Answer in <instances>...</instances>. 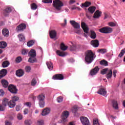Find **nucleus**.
I'll return each instance as SVG.
<instances>
[{"instance_id":"7c9ffc66","label":"nucleus","mask_w":125,"mask_h":125,"mask_svg":"<svg viewBox=\"0 0 125 125\" xmlns=\"http://www.w3.org/2000/svg\"><path fill=\"white\" fill-rule=\"evenodd\" d=\"M82 7H88V6L91 5V2L89 1H86L84 3H82Z\"/></svg>"},{"instance_id":"338daca9","label":"nucleus","mask_w":125,"mask_h":125,"mask_svg":"<svg viewBox=\"0 0 125 125\" xmlns=\"http://www.w3.org/2000/svg\"><path fill=\"white\" fill-rule=\"evenodd\" d=\"M76 45H72L71 48H70V49L71 50L73 51V50H76Z\"/></svg>"},{"instance_id":"6e6d98bb","label":"nucleus","mask_w":125,"mask_h":125,"mask_svg":"<svg viewBox=\"0 0 125 125\" xmlns=\"http://www.w3.org/2000/svg\"><path fill=\"white\" fill-rule=\"evenodd\" d=\"M28 50L23 49L21 51V53L23 55H26V54H28Z\"/></svg>"},{"instance_id":"f8f14e48","label":"nucleus","mask_w":125,"mask_h":125,"mask_svg":"<svg viewBox=\"0 0 125 125\" xmlns=\"http://www.w3.org/2000/svg\"><path fill=\"white\" fill-rule=\"evenodd\" d=\"M81 27L84 33H86V34L88 33V27L86 26V24L84 22L81 23Z\"/></svg>"},{"instance_id":"9b49d317","label":"nucleus","mask_w":125,"mask_h":125,"mask_svg":"<svg viewBox=\"0 0 125 125\" xmlns=\"http://www.w3.org/2000/svg\"><path fill=\"white\" fill-rule=\"evenodd\" d=\"M99 71V68H98V66H96L95 68L91 70L90 71V75L91 76H94L96 75Z\"/></svg>"},{"instance_id":"c03bdc74","label":"nucleus","mask_w":125,"mask_h":125,"mask_svg":"<svg viewBox=\"0 0 125 125\" xmlns=\"http://www.w3.org/2000/svg\"><path fill=\"white\" fill-rule=\"evenodd\" d=\"M99 32H100V33H102V34H106V27L100 29Z\"/></svg>"},{"instance_id":"c85d7f7f","label":"nucleus","mask_w":125,"mask_h":125,"mask_svg":"<svg viewBox=\"0 0 125 125\" xmlns=\"http://www.w3.org/2000/svg\"><path fill=\"white\" fill-rule=\"evenodd\" d=\"M46 65L49 70H53V64L51 62H46Z\"/></svg>"},{"instance_id":"39448f33","label":"nucleus","mask_w":125,"mask_h":125,"mask_svg":"<svg viewBox=\"0 0 125 125\" xmlns=\"http://www.w3.org/2000/svg\"><path fill=\"white\" fill-rule=\"evenodd\" d=\"M8 89L10 92H11V93H14V94H16V93H17V92L18 91V90L16 88V86L12 84H10L8 86Z\"/></svg>"},{"instance_id":"69168bd1","label":"nucleus","mask_w":125,"mask_h":125,"mask_svg":"<svg viewBox=\"0 0 125 125\" xmlns=\"http://www.w3.org/2000/svg\"><path fill=\"white\" fill-rule=\"evenodd\" d=\"M3 94H4V92L3 90L0 89V96H3Z\"/></svg>"},{"instance_id":"473e14b6","label":"nucleus","mask_w":125,"mask_h":125,"mask_svg":"<svg viewBox=\"0 0 125 125\" xmlns=\"http://www.w3.org/2000/svg\"><path fill=\"white\" fill-rule=\"evenodd\" d=\"M60 48L61 50H62L63 51H65V50H67V49L68 48V46H66L64 44V43H62L60 45Z\"/></svg>"},{"instance_id":"49530a36","label":"nucleus","mask_w":125,"mask_h":125,"mask_svg":"<svg viewBox=\"0 0 125 125\" xmlns=\"http://www.w3.org/2000/svg\"><path fill=\"white\" fill-rule=\"evenodd\" d=\"M71 111L73 114H76L77 112H78V107L74 106L73 108H72Z\"/></svg>"},{"instance_id":"37998d69","label":"nucleus","mask_w":125,"mask_h":125,"mask_svg":"<svg viewBox=\"0 0 125 125\" xmlns=\"http://www.w3.org/2000/svg\"><path fill=\"white\" fill-rule=\"evenodd\" d=\"M125 48L122 49L120 52V53L119 54V55H118V57H123V56H124V54H125Z\"/></svg>"},{"instance_id":"09e8293b","label":"nucleus","mask_w":125,"mask_h":125,"mask_svg":"<svg viewBox=\"0 0 125 125\" xmlns=\"http://www.w3.org/2000/svg\"><path fill=\"white\" fill-rule=\"evenodd\" d=\"M25 70L27 73L30 72L31 71V66L28 65L25 66Z\"/></svg>"},{"instance_id":"3c124183","label":"nucleus","mask_w":125,"mask_h":125,"mask_svg":"<svg viewBox=\"0 0 125 125\" xmlns=\"http://www.w3.org/2000/svg\"><path fill=\"white\" fill-rule=\"evenodd\" d=\"M16 61L17 63H20L22 61V58L19 56L16 58Z\"/></svg>"},{"instance_id":"5fc2aeb1","label":"nucleus","mask_w":125,"mask_h":125,"mask_svg":"<svg viewBox=\"0 0 125 125\" xmlns=\"http://www.w3.org/2000/svg\"><path fill=\"white\" fill-rule=\"evenodd\" d=\"M12 99L14 102H15V101H18V100H19V97L15 96L12 97Z\"/></svg>"},{"instance_id":"aec40b11","label":"nucleus","mask_w":125,"mask_h":125,"mask_svg":"<svg viewBox=\"0 0 125 125\" xmlns=\"http://www.w3.org/2000/svg\"><path fill=\"white\" fill-rule=\"evenodd\" d=\"M24 70L22 69H19L16 71V74L18 77H23L24 76Z\"/></svg>"},{"instance_id":"e2e57ef3","label":"nucleus","mask_w":125,"mask_h":125,"mask_svg":"<svg viewBox=\"0 0 125 125\" xmlns=\"http://www.w3.org/2000/svg\"><path fill=\"white\" fill-rule=\"evenodd\" d=\"M67 25V19H64V23H62L61 25L62 26V27H65Z\"/></svg>"},{"instance_id":"ddd939ff","label":"nucleus","mask_w":125,"mask_h":125,"mask_svg":"<svg viewBox=\"0 0 125 125\" xmlns=\"http://www.w3.org/2000/svg\"><path fill=\"white\" fill-rule=\"evenodd\" d=\"M91 44L94 47H98L99 46V41L97 39L92 40L91 41Z\"/></svg>"},{"instance_id":"c9c22d12","label":"nucleus","mask_w":125,"mask_h":125,"mask_svg":"<svg viewBox=\"0 0 125 125\" xmlns=\"http://www.w3.org/2000/svg\"><path fill=\"white\" fill-rule=\"evenodd\" d=\"M97 52L102 53V54H104V53H106L107 52V49L104 48L98 49L97 50Z\"/></svg>"},{"instance_id":"f3484780","label":"nucleus","mask_w":125,"mask_h":125,"mask_svg":"<svg viewBox=\"0 0 125 125\" xmlns=\"http://www.w3.org/2000/svg\"><path fill=\"white\" fill-rule=\"evenodd\" d=\"M112 76H113V70L112 69H109L107 72L106 73V79H107V80L111 79Z\"/></svg>"},{"instance_id":"603ef678","label":"nucleus","mask_w":125,"mask_h":125,"mask_svg":"<svg viewBox=\"0 0 125 125\" xmlns=\"http://www.w3.org/2000/svg\"><path fill=\"white\" fill-rule=\"evenodd\" d=\"M81 31H82V29H81L80 28L74 30L75 33H76V34H78V35H81V33L82 32Z\"/></svg>"},{"instance_id":"b1692460","label":"nucleus","mask_w":125,"mask_h":125,"mask_svg":"<svg viewBox=\"0 0 125 125\" xmlns=\"http://www.w3.org/2000/svg\"><path fill=\"white\" fill-rule=\"evenodd\" d=\"M1 83L3 87H7L8 86V82L5 80V79H2L1 80Z\"/></svg>"},{"instance_id":"4be33fe9","label":"nucleus","mask_w":125,"mask_h":125,"mask_svg":"<svg viewBox=\"0 0 125 125\" xmlns=\"http://www.w3.org/2000/svg\"><path fill=\"white\" fill-rule=\"evenodd\" d=\"M2 34L4 37H6L7 38L8 36H9V32L8 31V29L6 28H4L2 30Z\"/></svg>"},{"instance_id":"6e6552de","label":"nucleus","mask_w":125,"mask_h":125,"mask_svg":"<svg viewBox=\"0 0 125 125\" xmlns=\"http://www.w3.org/2000/svg\"><path fill=\"white\" fill-rule=\"evenodd\" d=\"M70 24H71L72 26L74 27V29H78L81 28V25L80 23L76 22L75 21H70Z\"/></svg>"},{"instance_id":"f704fd0d","label":"nucleus","mask_w":125,"mask_h":125,"mask_svg":"<svg viewBox=\"0 0 125 125\" xmlns=\"http://www.w3.org/2000/svg\"><path fill=\"white\" fill-rule=\"evenodd\" d=\"M8 99L4 98L2 101V104L3 105V106L6 107V106L8 105Z\"/></svg>"},{"instance_id":"393cba45","label":"nucleus","mask_w":125,"mask_h":125,"mask_svg":"<svg viewBox=\"0 0 125 125\" xmlns=\"http://www.w3.org/2000/svg\"><path fill=\"white\" fill-rule=\"evenodd\" d=\"M37 61H38L37 60L36 57H30L28 59V62H29V63H36L37 62Z\"/></svg>"},{"instance_id":"2eb2a0df","label":"nucleus","mask_w":125,"mask_h":125,"mask_svg":"<svg viewBox=\"0 0 125 125\" xmlns=\"http://www.w3.org/2000/svg\"><path fill=\"white\" fill-rule=\"evenodd\" d=\"M49 113H50V108L46 107L42 110V116H46V115H48Z\"/></svg>"},{"instance_id":"a19ab883","label":"nucleus","mask_w":125,"mask_h":125,"mask_svg":"<svg viewBox=\"0 0 125 125\" xmlns=\"http://www.w3.org/2000/svg\"><path fill=\"white\" fill-rule=\"evenodd\" d=\"M100 64L103 65V66H108V62L106 61L105 60H103L100 62Z\"/></svg>"},{"instance_id":"20e7f679","label":"nucleus","mask_w":125,"mask_h":125,"mask_svg":"<svg viewBox=\"0 0 125 125\" xmlns=\"http://www.w3.org/2000/svg\"><path fill=\"white\" fill-rule=\"evenodd\" d=\"M69 111L67 110L64 111L62 116V120L61 121V122H60V123H61V124H64L65 122H67V118L69 117Z\"/></svg>"},{"instance_id":"de8ad7c7","label":"nucleus","mask_w":125,"mask_h":125,"mask_svg":"<svg viewBox=\"0 0 125 125\" xmlns=\"http://www.w3.org/2000/svg\"><path fill=\"white\" fill-rule=\"evenodd\" d=\"M57 101L58 103H61V102H63V97L62 96H60L57 99Z\"/></svg>"},{"instance_id":"4c0bfd02","label":"nucleus","mask_w":125,"mask_h":125,"mask_svg":"<svg viewBox=\"0 0 125 125\" xmlns=\"http://www.w3.org/2000/svg\"><path fill=\"white\" fill-rule=\"evenodd\" d=\"M113 32V29L111 27H105V34H110Z\"/></svg>"},{"instance_id":"052dcab7","label":"nucleus","mask_w":125,"mask_h":125,"mask_svg":"<svg viewBox=\"0 0 125 125\" xmlns=\"http://www.w3.org/2000/svg\"><path fill=\"white\" fill-rule=\"evenodd\" d=\"M108 25L110 27H115V26H116V23H115L113 22H110L108 23Z\"/></svg>"},{"instance_id":"1a4fd4ad","label":"nucleus","mask_w":125,"mask_h":125,"mask_svg":"<svg viewBox=\"0 0 125 125\" xmlns=\"http://www.w3.org/2000/svg\"><path fill=\"white\" fill-rule=\"evenodd\" d=\"M111 106L115 109V110H118L119 109V105L118 104V102L115 100H111Z\"/></svg>"},{"instance_id":"2f4dec72","label":"nucleus","mask_w":125,"mask_h":125,"mask_svg":"<svg viewBox=\"0 0 125 125\" xmlns=\"http://www.w3.org/2000/svg\"><path fill=\"white\" fill-rule=\"evenodd\" d=\"M18 38L20 40V42H25V36L24 35H23V34H20L18 35Z\"/></svg>"},{"instance_id":"a211bd4d","label":"nucleus","mask_w":125,"mask_h":125,"mask_svg":"<svg viewBox=\"0 0 125 125\" xmlns=\"http://www.w3.org/2000/svg\"><path fill=\"white\" fill-rule=\"evenodd\" d=\"M97 93L100 94V95H103V96H105L106 94H107V91H106V89L104 88H101L98 92Z\"/></svg>"},{"instance_id":"c756f323","label":"nucleus","mask_w":125,"mask_h":125,"mask_svg":"<svg viewBox=\"0 0 125 125\" xmlns=\"http://www.w3.org/2000/svg\"><path fill=\"white\" fill-rule=\"evenodd\" d=\"M9 62L8 61H5L2 63V67L3 68H6V67H8L9 66Z\"/></svg>"},{"instance_id":"dca6fc26","label":"nucleus","mask_w":125,"mask_h":125,"mask_svg":"<svg viewBox=\"0 0 125 125\" xmlns=\"http://www.w3.org/2000/svg\"><path fill=\"white\" fill-rule=\"evenodd\" d=\"M49 34L51 39H55L57 35V33L55 30H51V31L49 32Z\"/></svg>"},{"instance_id":"9d476101","label":"nucleus","mask_w":125,"mask_h":125,"mask_svg":"<svg viewBox=\"0 0 125 125\" xmlns=\"http://www.w3.org/2000/svg\"><path fill=\"white\" fill-rule=\"evenodd\" d=\"M53 80H62L64 79V76L62 74H58L54 75L52 77Z\"/></svg>"},{"instance_id":"8fccbe9b","label":"nucleus","mask_w":125,"mask_h":125,"mask_svg":"<svg viewBox=\"0 0 125 125\" xmlns=\"http://www.w3.org/2000/svg\"><path fill=\"white\" fill-rule=\"evenodd\" d=\"M93 125H100L98 122V119H94L93 122Z\"/></svg>"},{"instance_id":"412c9836","label":"nucleus","mask_w":125,"mask_h":125,"mask_svg":"<svg viewBox=\"0 0 125 125\" xmlns=\"http://www.w3.org/2000/svg\"><path fill=\"white\" fill-rule=\"evenodd\" d=\"M101 14H102V12L97 10L94 14L93 18L97 19L101 16Z\"/></svg>"},{"instance_id":"5701e85b","label":"nucleus","mask_w":125,"mask_h":125,"mask_svg":"<svg viewBox=\"0 0 125 125\" xmlns=\"http://www.w3.org/2000/svg\"><path fill=\"white\" fill-rule=\"evenodd\" d=\"M11 8L10 7H7L3 12L4 15H5V16H7V15H8V14H9V13H10V12H11Z\"/></svg>"},{"instance_id":"0eeeda50","label":"nucleus","mask_w":125,"mask_h":125,"mask_svg":"<svg viewBox=\"0 0 125 125\" xmlns=\"http://www.w3.org/2000/svg\"><path fill=\"white\" fill-rule=\"evenodd\" d=\"M26 29V24L25 23H21L16 28L17 32H21L24 31Z\"/></svg>"},{"instance_id":"423d86ee","label":"nucleus","mask_w":125,"mask_h":125,"mask_svg":"<svg viewBox=\"0 0 125 125\" xmlns=\"http://www.w3.org/2000/svg\"><path fill=\"white\" fill-rule=\"evenodd\" d=\"M80 121L83 125H90L89 120H88V119H87V118L84 116L81 117L80 118Z\"/></svg>"},{"instance_id":"a878e982","label":"nucleus","mask_w":125,"mask_h":125,"mask_svg":"<svg viewBox=\"0 0 125 125\" xmlns=\"http://www.w3.org/2000/svg\"><path fill=\"white\" fill-rule=\"evenodd\" d=\"M95 9H96V7L95 6H91L88 8V11L91 14H93L95 11Z\"/></svg>"},{"instance_id":"13d9d810","label":"nucleus","mask_w":125,"mask_h":125,"mask_svg":"<svg viewBox=\"0 0 125 125\" xmlns=\"http://www.w3.org/2000/svg\"><path fill=\"white\" fill-rule=\"evenodd\" d=\"M85 15L87 18H88V19H91V15H90L89 13L86 12Z\"/></svg>"},{"instance_id":"58836bf2","label":"nucleus","mask_w":125,"mask_h":125,"mask_svg":"<svg viewBox=\"0 0 125 125\" xmlns=\"http://www.w3.org/2000/svg\"><path fill=\"white\" fill-rule=\"evenodd\" d=\"M31 8L32 10H36L38 8V5L36 3H32L31 4Z\"/></svg>"},{"instance_id":"680f3d73","label":"nucleus","mask_w":125,"mask_h":125,"mask_svg":"<svg viewBox=\"0 0 125 125\" xmlns=\"http://www.w3.org/2000/svg\"><path fill=\"white\" fill-rule=\"evenodd\" d=\"M5 109V106L2 104H0V111H3Z\"/></svg>"},{"instance_id":"bf43d9fd","label":"nucleus","mask_w":125,"mask_h":125,"mask_svg":"<svg viewBox=\"0 0 125 125\" xmlns=\"http://www.w3.org/2000/svg\"><path fill=\"white\" fill-rule=\"evenodd\" d=\"M17 118L18 120H21L22 119H23V116H22L21 114L19 113L18 114Z\"/></svg>"},{"instance_id":"4d7b16f0","label":"nucleus","mask_w":125,"mask_h":125,"mask_svg":"<svg viewBox=\"0 0 125 125\" xmlns=\"http://www.w3.org/2000/svg\"><path fill=\"white\" fill-rule=\"evenodd\" d=\"M25 125H32V121H31V120H26L25 121Z\"/></svg>"},{"instance_id":"6ab92c4d","label":"nucleus","mask_w":125,"mask_h":125,"mask_svg":"<svg viewBox=\"0 0 125 125\" xmlns=\"http://www.w3.org/2000/svg\"><path fill=\"white\" fill-rule=\"evenodd\" d=\"M28 56L30 57H36L37 56V53L36 52V50L32 49L28 53Z\"/></svg>"},{"instance_id":"f257e3e1","label":"nucleus","mask_w":125,"mask_h":125,"mask_svg":"<svg viewBox=\"0 0 125 125\" xmlns=\"http://www.w3.org/2000/svg\"><path fill=\"white\" fill-rule=\"evenodd\" d=\"M94 60V53L91 50H88L85 53V62L90 64Z\"/></svg>"},{"instance_id":"7ed1b4c3","label":"nucleus","mask_w":125,"mask_h":125,"mask_svg":"<svg viewBox=\"0 0 125 125\" xmlns=\"http://www.w3.org/2000/svg\"><path fill=\"white\" fill-rule=\"evenodd\" d=\"M39 100V104L40 108H43L45 104L44 102V99H45V96L43 94H40L37 97Z\"/></svg>"},{"instance_id":"774afa93","label":"nucleus","mask_w":125,"mask_h":125,"mask_svg":"<svg viewBox=\"0 0 125 125\" xmlns=\"http://www.w3.org/2000/svg\"><path fill=\"white\" fill-rule=\"evenodd\" d=\"M104 19H107L108 18V14L106 12H104Z\"/></svg>"},{"instance_id":"4468645a","label":"nucleus","mask_w":125,"mask_h":125,"mask_svg":"<svg viewBox=\"0 0 125 125\" xmlns=\"http://www.w3.org/2000/svg\"><path fill=\"white\" fill-rule=\"evenodd\" d=\"M7 74V71L5 69H2L0 71V79L5 77Z\"/></svg>"},{"instance_id":"f03ea898","label":"nucleus","mask_w":125,"mask_h":125,"mask_svg":"<svg viewBox=\"0 0 125 125\" xmlns=\"http://www.w3.org/2000/svg\"><path fill=\"white\" fill-rule=\"evenodd\" d=\"M53 5L57 10H61L64 4L60 0H54L53 1Z\"/></svg>"},{"instance_id":"72a5a7b5","label":"nucleus","mask_w":125,"mask_h":125,"mask_svg":"<svg viewBox=\"0 0 125 125\" xmlns=\"http://www.w3.org/2000/svg\"><path fill=\"white\" fill-rule=\"evenodd\" d=\"M56 53L57 55H58L59 56H61L62 57H64V56H66L65 53H64L63 52H61L59 50H57L56 51Z\"/></svg>"},{"instance_id":"a18cd8bd","label":"nucleus","mask_w":125,"mask_h":125,"mask_svg":"<svg viewBox=\"0 0 125 125\" xmlns=\"http://www.w3.org/2000/svg\"><path fill=\"white\" fill-rule=\"evenodd\" d=\"M36 84H37V81L36 80V78H33L31 81V85L35 86Z\"/></svg>"},{"instance_id":"ea45409f","label":"nucleus","mask_w":125,"mask_h":125,"mask_svg":"<svg viewBox=\"0 0 125 125\" xmlns=\"http://www.w3.org/2000/svg\"><path fill=\"white\" fill-rule=\"evenodd\" d=\"M34 43H35V41H33V40L30 41L28 42H27V46H28L29 47L31 46H33Z\"/></svg>"},{"instance_id":"864d4df0","label":"nucleus","mask_w":125,"mask_h":125,"mask_svg":"<svg viewBox=\"0 0 125 125\" xmlns=\"http://www.w3.org/2000/svg\"><path fill=\"white\" fill-rule=\"evenodd\" d=\"M42 1L44 3H52V0H42Z\"/></svg>"},{"instance_id":"0e129e2a","label":"nucleus","mask_w":125,"mask_h":125,"mask_svg":"<svg viewBox=\"0 0 125 125\" xmlns=\"http://www.w3.org/2000/svg\"><path fill=\"white\" fill-rule=\"evenodd\" d=\"M38 125H43V121L40 120L38 121Z\"/></svg>"},{"instance_id":"79ce46f5","label":"nucleus","mask_w":125,"mask_h":125,"mask_svg":"<svg viewBox=\"0 0 125 125\" xmlns=\"http://www.w3.org/2000/svg\"><path fill=\"white\" fill-rule=\"evenodd\" d=\"M108 71H109V68H104L101 71L102 75H106Z\"/></svg>"},{"instance_id":"cd10ccee","label":"nucleus","mask_w":125,"mask_h":125,"mask_svg":"<svg viewBox=\"0 0 125 125\" xmlns=\"http://www.w3.org/2000/svg\"><path fill=\"white\" fill-rule=\"evenodd\" d=\"M9 107H10V108H14V107H15V102H14L13 101H10L8 102V104Z\"/></svg>"},{"instance_id":"e433bc0d","label":"nucleus","mask_w":125,"mask_h":125,"mask_svg":"<svg viewBox=\"0 0 125 125\" xmlns=\"http://www.w3.org/2000/svg\"><path fill=\"white\" fill-rule=\"evenodd\" d=\"M7 46V44L4 42H0V48H5Z\"/></svg>"},{"instance_id":"bb28decb","label":"nucleus","mask_w":125,"mask_h":125,"mask_svg":"<svg viewBox=\"0 0 125 125\" xmlns=\"http://www.w3.org/2000/svg\"><path fill=\"white\" fill-rule=\"evenodd\" d=\"M90 38H91V39H96V33L93 30L90 31Z\"/></svg>"}]
</instances>
